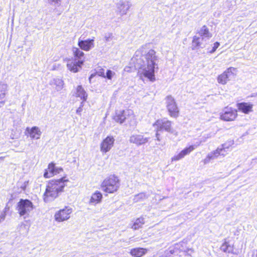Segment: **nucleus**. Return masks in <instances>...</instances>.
Segmentation results:
<instances>
[{"mask_svg": "<svg viewBox=\"0 0 257 257\" xmlns=\"http://www.w3.org/2000/svg\"><path fill=\"white\" fill-rule=\"evenodd\" d=\"M113 73L111 70H108L105 73V77L107 78L108 79H111Z\"/></svg>", "mask_w": 257, "mask_h": 257, "instance_id": "obj_36", "label": "nucleus"}, {"mask_svg": "<svg viewBox=\"0 0 257 257\" xmlns=\"http://www.w3.org/2000/svg\"><path fill=\"white\" fill-rule=\"evenodd\" d=\"M225 145H222V148H217V149H219V150H220V152H221V153H222V154H224V156H225V149H229V148H228V147H225Z\"/></svg>", "mask_w": 257, "mask_h": 257, "instance_id": "obj_38", "label": "nucleus"}, {"mask_svg": "<svg viewBox=\"0 0 257 257\" xmlns=\"http://www.w3.org/2000/svg\"><path fill=\"white\" fill-rule=\"evenodd\" d=\"M207 40V39L204 38L202 37H198L197 36H195L193 37L192 40V47L193 49H195L199 47H203L204 46V44L203 42H205Z\"/></svg>", "mask_w": 257, "mask_h": 257, "instance_id": "obj_20", "label": "nucleus"}, {"mask_svg": "<svg viewBox=\"0 0 257 257\" xmlns=\"http://www.w3.org/2000/svg\"><path fill=\"white\" fill-rule=\"evenodd\" d=\"M6 216L5 212L0 213V223L5 219Z\"/></svg>", "mask_w": 257, "mask_h": 257, "instance_id": "obj_41", "label": "nucleus"}, {"mask_svg": "<svg viewBox=\"0 0 257 257\" xmlns=\"http://www.w3.org/2000/svg\"><path fill=\"white\" fill-rule=\"evenodd\" d=\"M184 245H185V244L183 242L176 243L174 246V249H172L171 247L169 248L170 253L171 254L177 253L178 250H180L181 251L186 252V250L184 247Z\"/></svg>", "mask_w": 257, "mask_h": 257, "instance_id": "obj_30", "label": "nucleus"}, {"mask_svg": "<svg viewBox=\"0 0 257 257\" xmlns=\"http://www.w3.org/2000/svg\"><path fill=\"white\" fill-rule=\"evenodd\" d=\"M34 208L33 203L28 199H20L17 204V210L21 216L26 218Z\"/></svg>", "mask_w": 257, "mask_h": 257, "instance_id": "obj_4", "label": "nucleus"}, {"mask_svg": "<svg viewBox=\"0 0 257 257\" xmlns=\"http://www.w3.org/2000/svg\"><path fill=\"white\" fill-rule=\"evenodd\" d=\"M94 37L83 40L79 39L78 45L82 50L88 51L94 47Z\"/></svg>", "mask_w": 257, "mask_h": 257, "instance_id": "obj_15", "label": "nucleus"}, {"mask_svg": "<svg viewBox=\"0 0 257 257\" xmlns=\"http://www.w3.org/2000/svg\"><path fill=\"white\" fill-rule=\"evenodd\" d=\"M109 37H106V36H105V41H109Z\"/></svg>", "mask_w": 257, "mask_h": 257, "instance_id": "obj_47", "label": "nucleus"}, {"mask_svg": "<svg viewBox=\"0 0 257 257\" xmlns=\"http://www.w3.org/2000/svg\"><path fill=\"white\" fill-rule=\"evenodd\" d=\"M5 158L4 157H0V162L3 161L4 160V159Z\"/></svg>", "mask_w": 257, "mask_h": 257, "instance_id": "obj_50", "label": "nucleus"}, {"mask_svg": "<svg viewBox=\"0 0 257 257\" xmlns=\"http://www.w3.org/2000/svg\"><path fill=\"white\" fill-rule=\"evenodd\" d=\"M219 43L218 42H215V43H214L213 47L212 50L210 51V52L213 53L214 52H215L216 49L219 47Z\"/></svg>", "mask_w": 257, "mask_h": 257, "instance_id": "obj_37", "label": "nucleus"}, {"mask_svg": "<svg viewBox=\"0 0 257 257\" xmlns=\"http://www.w3.org/2000/svg\"><path fill=\"white\" fill-rule=\"evenodd\" d=\"M114 143V139L112 136H107L104 139L100 145V151L103 153L109 152L113 147Z\"/></svg>", "mask_w": 257, "mask_h": 257, "instance_id": "obj_13", "label": "nucleus"}, {"mask_svg": "<svg viewBox=\"0 0 257 257\" xmlns=\"http://www.w3.org/2000/svg\"><path fill=\"white\" fill-rule=\"evenodd\" d=\"M149 140V138L145 137L141 134H133L130 137L129 141L139 146L146 144Z\"/></svg>", "mask_w": 257, "mask_h": 257, "instance_id": "obj_14", "label": "nucleus"}, {"mask_svg": "<svg viewBox=\"0 0 257 257\" xmlns=\"http://www.w3.org/2000/svg\"><path fill=\"white\" fill-rule=\"evenodd\" d=\"M138 73L140 77L144 76L152 82H154L156 80L154 74V65H141L138 71Z\"/></svg>", "mask_w": 257, "mask_h": 257, "instance_id": "obj_6", "label": "nucleus"}, {"mask_svg": "<svg viewBox=\"0 0 257 257\" xmlns=\"http://www.w3.org/2000/svg\"><path fill=\"white\" fill-rule=\"evenodd\" d=\"M55 165L53 163L50 164L48 168L45 170L44 177L46 178H50L54 176Z\"/></svg>", "mask_w": 257, "mask_h": 257, "instance_id": "obj_29", "label": "nucleus"}, {"mask_svg": "<svg viewBox=\"0 0 257 257\" xmlns=\"http://www.w3.org/2000/svg\"><path fill=\"white\" fill-rule=\"evenodd\" d=\"M28 182H29L28 181H26V182L24 183V186L22 187V189H23V190H25V188H26V186H27V185H28Z\"/></svg>", "mask_w": 257, "mask_h": 257, "instance_id": "obj_45", "label": "nucleus"}, {"mask_svg": "<svg viewBox=\"0 0 257 257\" xmlns=\"http://www.w3.org/2000/svg\"><path fill=\"white\" fill-rule=\"evenodd\" d=\"M237 116V110L232 107H226L220 114V118L226 121L234 120Z\"/></svg>", "mask_w": 257, "mask_h": 257, "instance_id": "obj_10", "label": "nucleus"}, {"mask_svg": "<svg viewBox=\"0 0 257 257\" xmlns=\"http://www.w3.org/2000/svg\"><path fill=\"white\" fill-rule=\"evenodd\" d=\"M63 171V169L62 168H57L55 166V173L54 175H57V174H59L61 172Z\"/></svg>", "mask_w": 257, "mask_h": 257, "instance_id": "obj_39", "label": "nucleus"}, {"mask_svg": "<svg viewBox=\"0 0 257 257\" xmlns=\"http://www.w3.org/2000/svg\"><path fill=\"white\" fill-rule=\"evenodd\" d=\"M236 72V70L234 67L229 68L226 71L218 76V82L221 84H225L230 79L235 75Z\"/></svg>", "mask_w": 257, "mask_h": 257, "instance_id": "obj_9", "label": "nucleus"}, {"mask_svg": "<svg viewBox=\"0 0 257 257\" xmlns=\"http://www.w3.org/2000/svg\"><path fill=\"white\" fill-rule=\"evenodd\" d=\"M26 131L29 134L30 138L32 139L38 140L42 135V132L38 126H33L31 128L27 127Z\"/></svg>", "mask_w": 257, "mask_h": 257, "instance_id": "obj_18", "label": "nucleus"}, {"mask_svg": "<svg viewBox=\"0 0 257 257\" xmlns=\"http://www.w3.org/2000/svg\"><path fill=\"white\" fill-rule=\"evenodd\" d=\"M97 73L99 76L105 77V72H104V69H100L99 71L97 72Z\"/></svg>", "mask_w": 257, "mask_h": 257, "instance_id": "obj_40", "label": "nucleus"}, {"mask_svg": "<svg viewBox=\"0 0 257 257\" xmlns=\"http://www.w3.org/2000/svg\"><path fill=\"white\" fill-rule=\"evenodd\" d=\"M93 77V74H91V75H90V76L89 77V81H90H90H91V79Z\"/></svg>", "mask_w": 257, "mask_h": 257, "instance_id": "obj_48", "label": "nucleus"}, {"mask_svg": "<svg viewBox=\"0 0 257 257\" xmlns=\"http://www.w3.org/2000/svg\"><path fill=\"white\" fill-rule=\"evenodd\" d=\"M149 44L143 45L137 50L132 59V62L134 64H157L159 57L156 52L150 49Z\"/></svg>", "mask_w": 257, "mask_h": 257, "instance_id": "obj_1", "label": "nucleus"}, {"mask_svg": "<svg viewBox=\"0 0 257 257\" xmlns=\"http://www.w3.org/2000/svg\"><path fill=\"white\" fill-rule=\"evenodd\" d=\"M51 85H55L57 91H60L64 86L63 81L59 78H54L50 83Z\"/></svg>", "mask_w": 257, "mask_h": 257, "instance_id": "obj_26", "label": "nucleus"}, {"mask_svg": "<svg viewBox=\"0 0 257 257\" xmlns=\"http://www.w3.org/2000/svg\"><path fill=\"white\" fill-rule=\"evenodd\" d=\"M9 209V207H8V206H6L4 210L2 212H5V214L6 215V213L8 211Z\"/></svg>", "mask_w": 257, "mask_h": 257, "instance_id": "obj_46", "label": "nucleus"}, {"mask_svg": "<svg viewBox=\"0 0 257 257\" xmlns=\"http://www.w3.org/2000/svg\"><path fill=\"white\" fill-rule=\"evenodd\" d=\"M212 137L211 134H205L204 136H202V138L201 139L200 142L199 143H196L195 144V147H197L201 145L202 143L205 142L207 139L211 138Z\"/></svg>", "mask_w": 257, "mask_h": 257, "instance_id": "obj_34", "label": "nucleus"}, {"mask_svg": "<svg viewBox=\"0 0 257 257\" xmlns=\"http://www.w3.org/2000/svg\"><path fill=\"white\" fill-rule=\"evenodd\" d=\"M171 123V121L166 119H158L153 126L158 131H165L167 132H172Z\"/></svg>", "mask_w": 257, "mask_h": 257, "instance_id": "obj_11", "label": "nucleus"}, {"mask_svg": "<svg viewBox=\"0 0 257 257\" xmlns=\"http://www.w3.org/2000/svg\"><path fill=\"white\" fill-rule=\"evenodd\" d=\"M218 155L224 156V154L220 152V150L216 149L213 153H211L207 155V157L204 160V164L208 163L210 160L215 159Z\"/></svg>", "mask_w": 257, "mask_h": 257, "instance_id": "obj_25", "label": "nucleus"}, {"mask_svg": "<svg viewBox=\"0 0 257 257\" xmlns=\"http://www.w3.org/2000/svg\"><path fill=\"white\" fill-rule=\"evenodd\" d=\"M166 106L171 117H177L179 114V109L174 98L171 96H167L166 98Z\"/></svg>", "mask_w": 257, "mask_h": 257, "instance_id": "obj_7", "label": "nucleus"}, {"mask_svg": "<svg viewBox=\"0 0 257 257\" xmlns=\"http://www.w3.org/2000/svg\"><path fill=\"white\" fill-rule=\"evenodd\" d=\"M252 257H257V250H254L253 251Z\"/></svg>", "mask_w": 257, "mask_h": 257, "instance_id": "obj_44", "label": "nucleus"}, {"mask_svg": "<svg viewBox=\"0 0 257 257\" xmlns=\"http://www.w3.org/2000/svg\"><path fill=\"white\" fill-rule=\"evenodd\" d=\"M198 34L200 37H202L207 40L210 38L212 36L208 29L205 25L202 26L198 31Z\"/></svg>", "mask_w": 257, "mask_h": 257, "instance_id": "obj_24", "label": "nucleus"}, {"mask_svg": "<svg viewBox=\"0 0 257 257\" xmlns=\"http://www.w3.org/2000/svg\"><path fill=\"white\" fill-rule=\"evenodd\" d=\"M48 4L55 8L61 6L62 0H47Z\"/></svg>", "mask_w": 257, "mask_h": 257, "instance_id": "obj_33", "label": "nucleus"}, {"mask_svg": "<svg viewBox=\"0 0 257 257\" xmlns=\"http://www.w3.org/2000/svg\"><path fill=\"white\" fill-rule=\"evenodd\" d=\"M68 181L66 177L51 180L48 183L44 194V201L49 202L57 198L63 191V189Z\"/></svg>", "mask_w": 257, "mask_h": 257, "instance_id": "obj_2", "label": "nucleus"}, {"mask_svg": "<svg viewBox=\"0 0 257 257\" xmlns=\"http://www.w3.org/2000/svg\"><path fill=\"white\" fill-rule=\"evenodd\" d=\"M220 249L224 252L229 253L232 252V249L231 246L227 242H225L222 244V245L220 247Z\"/></svg>", "mask_w": 257, "mask_h": 257, "instance_id": "obj_32", "label": "nucleus"}, {"mask_svg": "<svg viewBox=\"0 0 257 257\" xmlns=\"http://www.w3.org/2000/svg\"><path fill=\"white\" fill-rule=\"evenodd\" d=\"M132 6L131 3L127 0H121L116 4V13L120 16L127 14Z\"/></svg>", "mask_w": 257, "mask_h": 257, "instance_id": "obj_12", "label": "nucleus"}, {"mask_svg": "<svg viewBox=\"0 0 257 257\" xmlns=\"http://www.w3.org/2000/svg\"><path fill=\"white\" fill-rule=\"evenodd\" d=\"M130 68L129 67H126L125 68H124V70L125 71H128V69Z\"/></svg>", "mask_w": 257, "mask_h": 257, "instance_id": "obj_49", "label": "nucleus"}, {"mask_svg": "<svg viewBox=\"0 0 257 257\" xmlns=\"http://www.w3.org/2000/svg\"><path fill=\"white\" fill-rule=\"evenodd\" d=\"M253 105L250 102H242L237 103L236 107L239 111L241 112L244 114H248L253 111Z\"/></svg>", "mask_w": 257, "mask_h": 257, "instance_id": "obj_17", "label": "nucleus"}, {"mask_svg": "<svg viewBox=\"0 0 257 257\" xmlns=\"http://www.w3.org/2000/svg\"><path fill=\"white\" fill-rule=\"evenodd\" d=\"M147 252V249L144 248H135L131 250V254L135 257H141Z\"/></svg>", "mask_w": 257, "mask_h": 257, "instance_id": "obj_23", "label": "nucleus"}, {"mask_svg": "<svg viewBox=\"0 0 257 257\" xmlns=\"http://www.w3.org/2000/svg\"><path fill=\"white\" fill-rule=\"evenodd\" d=\"M83 102H81V104L80 106L78 108V109L76 110V113L77 114H80L81 112L82 111V107H83Z\"/></svg>", "mask_w": 257, "mask_h": 257, "instance_id": "obj_42", "label": "nucleus"}, {"mask_svg": "<svg viewBox=\"0 0 257 257\" xmlns=\"http://www.w3.org/2000/svg\"><path fill=\"white\" fill-rule=\"evenodd\" d=\"M72 212V209L70 207L66 206L64 208L60 209L55 213V219L59 222L67 220L70 217Z\"/></svg>", "mask_w": 257, "mask_h": 257, "instance_id": "obj_8", "label": "nucleus"}, {"mask_svg": "<svg viewBox=\"0 0 257 257\" xmlns=\"http://www.w3.org/2000/svg\"><path fill=\"white\" fill-rule=\"evenodd\" d=\"M195 144L194 145L190 146L189 147L185 148L181 151L178 155L174 156L171 158V161H177L183 159L185 156L189 155L191 152L195 149Z\"/></svg>", "mask_w": 257, "mask_h": 257, "instance_id": "obj_16", "label": "nucleus"}, {"mask_svg": "<svg viewBox=\"0 0 257 257\" xmlns=\"http://www.w3.org/2000/svg\"><path fill=\"white\" fill-rule=\"evenodd\" d=\"M81 65H67L68 69L74 73L78 72L79 69L81 68Z\"/></svg>", "mask_w": 257, "mask_h": 257, "instance_id": "obj_35", "label": "nucleus"}, {"mask_svg": "<svg viewBox=\"0 0 257 257\" xmlns=\"http://www.w3.org/2000/svg\"><path fill=\"white\" fill-rule=\"evenodd\" d=\"M145 223V218L143 217H141L135 220L131 227L134 230H137L142 228Z\"/></svg>", "mask_w": 257, "mask_h": 257, "instance_id": "obj_28", "label": "nucleus"}, {"mask_svg": "<svg viewBox=\"0 0 257 257\" xmlns=\"http://www.w3.org/2000/svg\"><path fill=\"white\" fill-rule=\"evenodd\" d=\"M8 86L6 83H0V107L3 106L6 100L5 99Z\"/></svg>", "mask_w": 257, "mask_h": 257, "instance_id": "obj_19", "label": "nucleus"}, {"mask_svg": "<svg viewBox=\"0 0 257 257\" xmlns=\"http://www.w3.org/2000/svg\"><path fill=\"white\" fill-rule=\"evenodd\" d=\"M148 198V196L144 193H141L134 196L133 199L134 201L135 202H140L143 201Z\"/></svg>", "mask_w": 257, "mask_h": 257, "instance_id": "obj_31", "label": "nucleus"}, {"mask_svg": "<svg viewBox=\"0 0 257 257\" xmlns=\"http://www.w3.org/2000/svg\"><path fill=\"white\" fill-rule=\"evenodd\" d=\"M156 138H157V140L158 141H160V137H159L160 134L159 133V132L160 131H158L157 130H156Z\"/></svg>", "mask_w": 257, "mask_h": 257, "instance_id": "obj_43", "label": "nucleus"}, {"mask_svg": "<svg viewBox=\"0 0 257 257\" xmlns=\"http://www.w3.org/2000/svg\"><path fill=\"white\" fill-rule=\"evenodd\" d=\"M73 52L75 59L78 61L76 64H83L84 61V53L78 48H73Z\"/></svg>", "mask_w": 257, "mask_h": 257, "instance_id": "obj_22", "label": "nucleus"}, {"mask_svg": "<svg viewBox=\"0 0 257 257\" xmlns=\"http://www.w3.org/2000/svg\"><path fill=\"white\" fill-rule=\"evenodd\" d=\"M114 119L115 121L120 123H123L125 120L130 122L131 124L136 123L135 116L133 111L131 109H126L125 110L119 111L116 113Z\"/></svg>", "mask_w": 257, "mask_h": 257, "instance_id": "obj_5", "label": "nucleus"}, {"mask_svg": "<svg viewBox=\"0 0 257 257\" xmlns=\"http://www.w3.org/2000/svg\"><path fill=\"white\" fill-rule=\"evenodd\" d=\"M76 96L77 97H80L81 99H82L83 102L86 100L87 95L85 91L82 88V86L79 85L77 86L76 89Z\"/></svg>", "mask_w": 257, "mask_h": 257, "instance_id": "obj_27", "label": "nucleus"}, {"mask_svg": "<svg viewBox=\"0 0 257 257\" xmlns=\"http://www.w3.org/2000/svg\"><path fill=\"white\" fill-rule=\"evenodd\" d=\"M102 199V195L101 193L98 191H96L93 193L91 196L89 203L92 205H95L101 202Z\"/></svg>", "mask_w": 257, "mask_h": 257, "instance_id": "obj_21", "label": "nucleus"}, {"mask_svg": "<svg viewBox=\"0 0 257 257\" xmlns=\"http://www.w3.org/2000/svg\"><path fill=\"white\" fill-rule=\"evenodd\" d=\"M120 187V181L117 177L110 175L106 177L101 185L102 190L107 193L116 192Z\"/></svg>", "mask_w": 257, "mask_h": 257, "instance_id": "obj_3", "label": "nucleus"}]
</instances>
